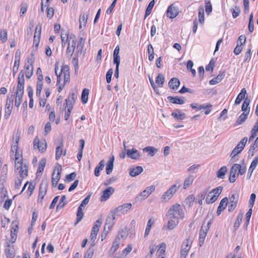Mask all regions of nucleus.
<instances>
[{"mask_svg":"<svg viewBox=\"0 0 258 258\" xmlns=\"http://www.w3.org/2000/svg\"><path fill=\"white\" fill-rule=\"evenodd\" d=\"M184 215L182 207L177 204L172 206L167 213V216L169 217V219H174L177 220L182 219L184 218Z\"/></svg>","mask_w":258,"mask_h":258,"instance_id":"1","label":"nucleus"},{"mask_svg":"<svg viewBox=\"0 0 258 258\" xmlns=\"http://www.w3.org/2000/svg\"><path fill=\"white\" fill-rule=\"evenodd\" d=\"M77 98V94L75 92H72L69 95L68 98L66 99V103L63 104L66 113L71 112L73 107V104Z\"/></svg>","mask_w":258,"mask_h":258,"instance_id":"2","label":"nucleus"},{"mask_svg":"<svg viewBox=\"0 0 258 258\" xmlns=\"http://www.w3.org/2000/svg\"><path fill=\"white\" fill-rule=\"evenodd\" d=\"M180 184H175L172 185L162 195L161 199L162 202H167L174 195V194L178 190L180 187Z\"/></svg>","mask_w":258,"mask_h":258,"instance_id":"3","label":"nucleus"},{"mask_svg":"<svg viewBox=\"0 0 258 258\" xmlns=\"http://www.w3.org/2000/svg\"><path fill=\"white\" fill-rule=\"evenodd\" d=\"M62 167L60 164H58L54 169L51 177L52 185L55 187L60 178V174Z\"/></svg>","mask_w":258,"mask_h":258,"instance_id":"4","label":"nucleus"},{"mask_svg":"<svg viewBox=\"0 0 258 258\" xmlns=\"http://www.w3.org/2000/svg\"><path fill=\"white\" fill-rule=\"evenodd\" d=\"M19 136H16L15 138V143L12 145L11 147V152L14 154L15 153V161L20 160L22 159V151L18 150V144L19 142Z\"/></svg>","mask_w":258,"mask_h":258,"instance_id":"5","label":"nucleus"},{"mask_svg":"<svg viewBox=\"0 0 258 258\" xmlns=\"http://www.w3.org/2000/svg\"><path fill=\"white\" fill-rule=\"evenodd\" d=\"M102 224V220L98 219L94 223L90 235V240L92 241V243L91 244L92 246L95 245V240L97 235L98 232L99 230V227L101 226Z\"/></svg>","mask_w":258,"mask_h":258,"instance_id":"6","label":"nucleus"},{"mask_svg":"<svg viewBox=\"0 0 258 258\" xmlns=\"http://www.w3.org/2000/svg\"><path fill=\"white\" fill-rule=\"evenodd\" d=\"M34 59L32 56L31 57H28L25 62V67L26 70L25 75L28 79H30L32 75L33 72V62Z\"/></svg>","mask_w":258,"mask_h":258,"instance_id":"7","label":"nucleus"},{"mask_svg":"<svg viewBox=\"0 0 258 258\" xmlns=\"http://www.w3.org/2000/svg\"><path fill=\"white\" fill-rule=\"evenodd\" d=\"M132 207V205L131 203H126L118 206L112 211L116 216H118L126 213Z\"/></svg>","mask_w":258,"mask_h":258,"instance_id":"8","label":"nucleus"},{"mask_svg":"<svg viewBox=\"0 0 258 258\" xmlns=\"http://www.w3.org/2000/svg\"><path fill=\"white\" fill-rule=\"evenodd\" d=\"M48 185V181L47 179L43 180L39 187V192L38 195V202H41L44 197L47 193V187Z\"/></svg>","mask_w":258,"mask_h":258,"instance_id":"9","label":"nucleus"},{"mask_svg":"<svg viewBox=\"0 0 258 258\" xmlns=\"http://www.w3.org/2000/svg\"><path fill=\"white\" fill-rule=\"evenodd\" d=\"M190 107L193 109H196V111H201L202 109L205 110V113H210L212 110L211 107L212 105L210 103H207L204 104H199L198 103L191 104Z\"/></svg>","mask_w":258,"mask_h":258,"instance_id":"10","label":"nucleus"},{"mask_svg":"<svg viewBox=\"0 0 258 258\" xmlns=\"http://www.w3.org/2000/svg\"><path fill=\"white\" fill-rule=\"evenodd\" d=\"M34 148L38 149L41 152H44L47 148V143L45 140H40L38 137L34 140Z\"/></svg>","mask_w":258,"mask_h":258,"instance_id":"11","label":"nucleus"},{"mask_svg":"<svg viewBox=\"0 0 258 258\" xmlns=\"http://www.w3.org/2000/svg\"><path fill=\"white\" fill-rule=\"evenodd\" d=\"M24 73L21 71L18 76L17 90L18 91V94H21L22 91H24Z\"/></svg>","mask_w":258,"mask_h":258,"instance_id":"12","label":"nucleus"},{"mask_svg":"<svg viewBox=\"0 0 258 258\" xmlns=\"http://www.w3.org/2000/svg\"><path fill=\"white\" fill-rule=\"evenodd\" d=\"M178 9L174 4L171 5L167 9V16L171 19L175 18L178 14Z\"/></svg>","mask_w":258,"mask_h":258,"instance_id":"13","label":"nucleus"},{"mask_svg":"<svg viewBox=\"0 0 258 258\" xmlns=\"http://www.w3.org/2000/svg\"><path fill=\"white\" fill-rule=\"evenodd\" d=\"M126 155L134 160H138L141 157V154L135 148L126 150Z\"/></svg>","mask_w":258,"mask_h":258,"instance_id":"14","label":"nucleus"},{"mask_svg":"<svg viewBox=\"0 0 258 258\" xmlns=\"http://www.w3.org/2000/svg\"><path fill=\"white\" fill-rule=\"evenodd\" d=\"M116 215L111 211L110 214L108 216L106 219L105 226H107L108 230L113 226L114 224V220Z\"/></svg>","mask_w":258,"mask_h":258,"instance_id":"15","label":"nucleus"},{"mask_svg":"<svg viewBox=\"0 0 258 258\" xmlns=\"http://www.w3.org/2000/svg\"><path fill=\"white\" fill-rule=\"evenodd\" d=\"M41 26L38 24L36 26L34 36L33 44L37 47L39 43L41 36Z\"/></svg>","mask_w":258,"mask_h":258,"instance_id":"16","label":"nucleus"},{"mask_svg":"<svg viewBox=\"0 0 258 258\" xmlns=\"http://www.w3.org/2000/svg\"><path fill=\"white\" fill-rule=\"evenodd\" d=\"M114 192V189L112 187H108L103 191V194L101 196L100 201L101 202L106 201Z\"/></svg>","mask_w":258,"mask_h":258,"instance_id":"17","label":"nucleus"},{"mask_svg":"<svg viewBox=\"0 0 258 258\" xmlns=\"http://www.w3.org/2000/svg\"><path fill=\"white\" fill-rule=\"evenodd\" d=\"M20 51L18 50H17L15 56V61H14V65L13 68V74L14 76L16 75L17 73L19 66H20Z\"/></svg>","mask_w":258,"mask_h":258,"instance_id":"18","label":"nucleus"},{"mask_svg":"<svg viewBox=\"0 0 258 258\" xmlns=\"http://www.w3.org/2000/svg\"><path fill=\"white\" fill-rule=\"evenodd\" d=\"M236 167L237 166L234 164L230 169L229 180L231 183L234 182L236 178L238 176V173H237Z\"/></svg>","mask_w":258,"mask_h":258,"instance_id":"19","label":"nucleus"},{"mask_svg":"<svg viewBox=\"0 0 258 258\" xmlns=\"http://www.w3.org/2000/svg\"><path fill=\"white\" fill-rule=\"evenodd\" d=\"M5 254L7 258H14L15 252L14 246L12 244H8L5 249Z\"/></svg>","mask_w":258,"mask_h":258,"instance_id":"20","label":"nucleus"},{"mask_svg":"<svg viewBox=\"0 0 258 258\" xmlns=\"http://www.w3.org/2000/svg\"><path fill=\"white\" fill-rule=\"evenodd\" d=\"M208 231V228L206 229L204 228V224H202L201 228L200 230V236H199V243L200 246H202L204 244L205 237L207 235V233Z\"/></svg>","mask_w":258,"mask_h":258,"instance_id":"21","label":"nucleus"},{"mask_svg":"<svg viewBox=\"0 0 258 258\" xmlns=\"http://www.w3.org/2000/svg\"><path fill=\"white\" fill-rule=\"evenodd\" d=\"M228 199L227 197H225L222 199L217 211V214L218 216L220 215L222 211H223L226 208L228 204Z\"/></svg>","mask_w":258,"mask_h":258,"instance_id":"22","label":"nucleus"},{"mask_svg":"<svg viewBox=\"0 0 258 258\" xmlns=\"http://www.w3.org/2000/svg\"><path fill=\"white\" fill-rule=\"evenodd\" d=\"M85 42V39L81 37L78 42V44L76 48V52L75 55H77V57H79V55H81L83 53V48Z\"/></svg>","mask_w":258,"mask_h":258,"instance_id":"23","label":"nucleus"},{"mask_svg":"<svg viewBox=\"0 0 258 258\" xmlns=\"http://www.w3.org/2000/svg\"><path fill=\"white\" fill-rule=\"evenodd\" d=\"M46 159L43 158L39 162L38 168L36 172L37 177H40L42 175L44 168L46 164Z\"/></svg>","mask_w":258,"mask_h":258,"instance_id":"24","label":"nucleus"},{"mask_svg":"<svg viewBox=\"0 0 258 258\" xmlns=\"http://www.w3.org/2000/svg\"><path fill=\"white\" fill-rule=\"evenodd\" d=\"M37 76L36 96H39L43 88L42 80H43V77L42 75H37Z\"/></svg>","mask_w":258,"mask_h":258,"instance_id":"25","label":"nucleus"},{"mask_svg":"<svg viewBox=\"0 0 258 258\" xmlns=\"http://www.w3.org/2000/svg\"><path fill=\"white\" fill-rule=\"evenodd\" d=\"M168 85L171 89L177 90L180 85V81L177 78H173L169 81Z\"/></svg>","mask_w":258,"mask_h":258,"instance_id":"26","label":"nucleus"},{"mask_svg":"<svg viewBox=\"0 0 258 258\" xmlns=\"http://www.w3.org/2000/svg\"><path fill=\"white\" fill-rule=\"evenodd\" d=\"M66 36H67V40H68V46H71L73 47H76V37L74 35L71 34L69 36L67 32L65 33Z\"/></svg>","mask_w":258,"mask_h":258,"instance_id":"27","label":"nucleus"},{"mask_svg":"<svg viewBox=\"0 0 258 258\" xmlns=\"http://www.w3.org/2000/svg\"><path fill=\"white\" fill-rule=\"evenodd\" d=\"M143 171V168L142 166H137L135 168L131 169L130 170V175L132 177H136L139 175Z\"/></svg>","mask_w":258,"mask_h":258,"instance_id":"28","label":"nucleus"},{"mask_svg":"<svg viewBox=\"0 0 258 258\" xmlns=\"http://www.w3.org/2000/svg\"><path fill=\"white\" fill-rule=\"evenodd\" d=\"M114 160V156H112L108 161L106 166V172L107 174H110L113 168V162Z\"/></svg>","mask_w":258,"mask_h":258,"instance_id":"29","label":"nucleus"},{"mask_svg":"<svg viewBox=\"0 0 258 258\" xmlns=\"http://www.w3.org/2000/svg\"><path fill=\"white\" fill-rule=\"evenodd\" d=\"M225 75L224 72H220L218 75L215 78L211 80L209 82L210 85L216 84L222 81L225 77Z\"/></svg>","mask_w":258,"mask_h":258,"instance_id":"30","label":"nucleus"},{"mask_svg":"<svg viewBox=\"0 0 258 258\" xmlns=\"http://www.w3.org/2000/svg\"><path fill=\"white\" fill-rule=\"evenodd\" d=\"M167 99L170 102L174 104H183L184 103L183 97L168 96Z\"/></svg>","mask_w":258,"mask_h":258,"instance_id":"31","label":"nucleus"},{"mask_svg":"<svg viewBox=\"0 0 258 258\" xmlns=\"http://www.w3.org/2000/svg\"><path fill=\"white\" fill-rule=\"evenodd\" d=\"M46 12L47 16L48 17V0H41V10L39 14Z\"/></svg>","mask_w":258,"mask_h":258,"instance_id":"32","label":"nucleus"},{"mask_svg":"<svg viewBox=\"0 0 258 258\" xmlns=\"http://www.w3.org/2000/svg\"><path fill=\"white\" fill-rule=\"evenodd\" d=\"M88 15L85 13H83L81 14L80 16L79 19V29H81L82 28V26H83L85 27L86 25V23L87 22V19H88Z\"/></svg>","mask_w":258,"mask_h":258,"instance_id":"33","label":"nucleus"},{"mask_svg":"<svg viewBox=\"0 0 258 258\" xmlns=\"http://www.w3.org/2000/svg\"><path fill=\"white\" fill-rule=\"evenodd\" d=\"M258 116V114H256ZM258 132V119L256 120L255 123L253 126L251 131V136L249 138L248 141L249 142L252 141L254 137H255L256 133Z\"/></svg>","mask_w":258,"mask_h":258,"instance_id":"34","label":"nucleus"},{"mask_svg":"<svg viewBox=\"0 0 258 258\" xmlns=\"http://www.w3.org/2000/svg\"><path fill=\"white\" fill-rule=\"evenodd\" d=\"M246 94V90L245 88H243L241 90L240 93L238 95L235 101V104L237 105L240 104L242 100L244 99L245 98V96Z\"/></svg>","mask_w":258,"mask_h":258,"instance_id":"35","label":"nucleus"},{"mask_svg":"<svg viewBox=\"0 0 258 258\" xmlns=\"http://www.w3.org/2000/svg\"><path fill=\"white\" fill-rule=\"evenodd\" d=\"M242 164H235V165H236L238 167H236L237 170L238 171V174L243 175L245 173L246 171V164L244 163V160H243L242 161Z\"/></svg>","mask_w":258,"mask_h":258,"instance_id":"36","label":"nucleus"},{"mask_svg":"<svg viewBox=\"0 0 258 258\" xmlns=\"http://www.w3.org/2000/svg\"><path fill=\"white\" fill-rule=\"evenodd\" d=\"M104 165V160H101L99 163V166H97L95 169L94 174L95 176L98 177L100 175V172L103 170Z\"/></svg>","mask_w":258,"mask_h":258,"instance_id":"37","label":"nucleus"},{"mask_svg":"<svg viewBox=\"0 0 258 258\" xmlns=\"http://www.w3.org/2000/svg\"><path fill=\"white\" fill-rule=\"evenodd\" d=\"M84 217V213L83 212L82 208L79 207L78 208L77 213V219L75 223V225L76 226L79 222H80Z\"/></svg>","mask_w":258,"mask_h":258,"instance_id":"38","label":"nucleus"},{"mask_svg":"<svg viewBox=\"0 0 258 258\" xmlns=\"http://www.w3.org/2000/svg\"><path fill=\"white\" fill-rule=\"evenodd\" d=\"M227 171V168L226 166H222L217 172V176L219 178L223 179Z\"/></svg>","mask_w":258,"mask_h":258,"instance_id":"39","label":"nucleus"},{"mask_svg":"<svg viewBox=\"0 0 258 258\" xmlns=\"http://www.w3.org/2000/svg\"><path fill=\"white\" fill-rule=\"evenodd\" d=\"M248 114H241L236 120L234 126L243 124L247 118Z\"/></svg>","mask_w":258,"mask_h":258,"instance_id":"40","label":"nucleus"},{"mask_svg":"<svg viewBox=\"0 0 258 258\" xmlns=\"http://www.w3.org/2000/svg\"><path fill=\"white\" fill-rule=\"evenodd\" d=\"M62 148L63 143L62 142H61L60 145L57 146L55 150V159L57 160L59 159L62 154Z\"/></svg>","mask_w":258,"mask_h":258,"instance_id":"41","label":"nucleus"},{"mask_svg":"<svg viewBox=\"0 0 258 258\" xmlns=\"http://www.w3.org/2000/svg\"><path fill=\"white\" fill-rule=\"evenodd\" d=\"M179 220L174 219H169L167 223V228L169 230L173 229L178 224Z\"/></svg>","mask_w":258,"mask_h":258,"instance_id":"42","label":"nucleus"},{"mask_svg":"<svg viewBox=\"0 0 258 258\" xmlns=\"http://www.w3.org/2000/svg\"><path fill=\"white\" fill-rule=\"evenodd\" d=\"M89 93V89L85 88L83 90L81 96V99L82 102L83 104H85L87 102L88 100Z\"/></svg>","mask_w":258,"mask_h":258,"instance_id":"43","label":"nucleus"},{"mask_svg":"<svg viewBox=\"0 0 258 258\" xmlns=\"http://www.w3.org/2000/svg\"><path fill=\"white\" fill-rule=\"evenodd\" d=\"M194 177L193 175H190L186 178L184 181L183 188L186 189L188 188L193 182Z\"/></svg>","mask_w":258,"mask_h":258,"instance_id":"44","label":"nucleus"},{"mask_svg":"<svg viewBox=\"0 0 258 258\" xmlns=\"http://www.w3.org/2000/svg\"><path fill=\"white\" fill-rule=\"evenodd\" d=\"M155 5V0L151 1L147 6L145 15L144 19H146L151 13L152 10Z\"/></svg>","mask_w":258,"mask_h":258,"instance_id":"45","label":"nucleus"},{"mask_svg":"<svg viewBox=\"0 0 258 258\" xmlns=\"http://www.w3.org/2000/svg\"><path fill=\"white\" fill-rule=\"evenodd\" d=\"M143 151L147 152L149 155L153 156L157 153V149L153 147L148 146L143 149Z\"/></svg>","mask_w":258,"mask_h":258,"instance_id":"46","label":"nucleus"},{"mask_svg":"<svg viewBox=\"0 0 258 258\" xmlns=\"http://www.w3.org/2000/svg\"><path fill=\"white\" fill-rule=\"evenodd\" d=\"M216 196H217L213 195V194H210V192L206 199L207 204H209L215 202L218 199Z\"/></svg>","mask_w":258,"mask_h":258,"instance_id":"47","label":"nucleus"},{"mask_svg":"<svg viewBox=\"0 0 258 258\" xmlns=\"http://www.w3.org/2000/svg\"><path fill=\"white\" fill-rule=\"evenodd\" d=\"M23 93L24 91H22L21 94H18V91L17 90L16 99L15 102V105L16 107H18L21 103Z\"/></svg>","mask_w":258,"mask_h":258,"instance_id":"48","label":"nucleus"},{"mask_svg":"<svg viewBox=\"0 0 258 258\" xmlns=\"http://www.w3.org/2000/svg\"><path fill=\"white\" fill-rule=\"evenodd\" d=\"M247 139L246 137L243 138L241 140V141L237 145L235 148L238 150H239V151H242L247 142Z\"/></svg>","mask_w":258,"mask_h":258,"instance_id":"49","label":"nucleus"},{"mask_svg":"<svg viewBox=\"0 0 258 258\" xmlns=\"http://www.w3.org/2000/svg\"><path fill=\"white\" fill-rule=\"evenodd\" d=\"M148 52L149 54L148 59L150 61H152L154 58V52L153 46L151 44L148 46Z\"/></svg>","mask_w":258,"mask_h":258,"instance_id":"50","label":"nucleus"},{"mask_svg":"<svg viewBox=\"0 0 258 258\" xmlns=\"http://www.w3.org/2000/svg\"><path fill=\"white\" fill-rule=\"evenodd\" d=\"M243 218V214L242 213H239L235 221V223L234 224V230H236L239 226L240 222H241Z\"/></svg>","mask_w":258,"mask_h":258,"instance_id":"51","label":"nucleus"},{"mask_svg":"<svg viewBox=\"0 0 258 258\" xmlns=\"http://www.w3.org/2000/svg\"><path fill=\"white\" fill-rule=\"evenodd\" d=\"M28 166L24 164L23 167L19 170L20 177L24 178L28 175Z\"/></svg>","mask_w":258,"mask_h":258,"instance_id":"52","label":"nucleus"},{"mask_svg":"<svg viewBox=\"0 0 258 258\" xmlns=\"http://www.w3.org/2000/svg\"><path fill=\"white\" fill-rule=\"evenodd\" d=\"M249 103H250L249 99H248L247 98H245L244 101V102L242 104V107H241L242 111H243L244 112H246V111H248V113L249 112V111H250L249 108L248 107L249 106Z\"/></svg>","mask_w":258,"mask_h":258,"instance_id":"53","label":"nucleus"},{"mask_svg":"<svg viewBox=\"0 0 258 258\" xmlns=\"http://www.w3.org/2000/svg\"><path fill=\"white\" fill-rule=\"evenodd\" d=\"M164 77L162 75L159 74L156 79V83L160 87H162L164 82Z\"/></svg>","mask_w":258,"mask_h":258,"instance_id":"54","label":"nucleus"},{"mask_svg":"<svg viewBox=\"0 0 258 258\" xmlns=\"http://www.w3.org/2000/svg\"><path fill=\"white\" fill-rule=\"evenodd\" d=\"M119 241L120 239L118 237L115 238L113 243V245L111 247V251L114 252L118 248L120 243Z\"/></svg>","mask_w":258,"mask_h":258,"instance_id":"55","label":"nucleus"},{"mask_svg":"<svg viewBox=\"0 0 258 258\" xmlns=\"http://www.w3.org/2000/svg\"><path fill=\"white\" fill-rule=\"evenodd\" d=\"M153 224V222L152 221L151 219H150L148 221L147 225L146 228L145 232V234H144L145 237H147L149 235L150 230H151V227Z\"/></svg>","mask_w":258,"mask_h":258,"instance_id":"56","label":"nucleus"},{"mask_svg":"<svg viewBox=\"0 0 258 258\" xmlns=\"http://www.w3.org/2000/svg\"><path fill=\"white\" fill-rule=\"evenodd\" d=\"M222 189L223 187L222 186H218L211 191L210 194H213V195L217 196L216 197L218 198L221 193Z\"/></svg>","mask_w":258,"mask_h":258,"instance_id":"57","label":"nucleus"},{"mask_svg":"<svg viewBox=\"0 0 258 258\" xmlns=\"http://www.w3.org/2000/svg\"><path fill=\"white\" fill-rule=\"evenodd\" d=\"M34 26V22L33 20H31L29 21V26L27 28V34L31 36L33 32V28Z\"/></svg>","mask_w":258,"mask_h":258,"instance_id":"58","label":"nucleus"},{"mask_svg":"<svg viewBox=\"0 0 258 258\" xmlns=\"http://www.w3.org/2000/svg\"><path fill=\"white\" fill-rule=\"evenodd\" d=\"M231 11L232 14L233 18H236L239 16L240 13V9L238 7L235 6V8H232L231 9Z\"/></svg>","mask_w":258,"mask_h":258,"instance_id":"59","label":"nucleus"},{"mask_svg":"<svg viewBox=\"0 0 258 258\" xmlns=\"http://www.w3.org/2000/svg\"><path fill=\"white\" fill-rule=\"evenodd\" d=\"M149 195H150L148 194L145 189L142 192H141V194L138 196H137L136 198V200L137 201L139 200L140 197H142V198L141 199V200H145L146 198L148 197Z\"/></svg>","mask_w":258,"mask_h":258,"instance_id":"60","label":"nucleus"},{"mask_svg":"<svg viewBox=\"0 0 258 258\" xmlns=\"http://www.w3.org/2000/svg\"><path fill=\"white\" fill-rule=\"evenodd\" d=\"M205 11L207 14H209L212 11V5L209 1H206L205 2Z\"/></svg>","mask_w":258,"mask_h":258,"instance_id":"61","label":"nucleus"},{"mask_svg":"<svg viewBox=\"0 0 258 258\" xmlns=\"http://www.w3.org/2000/svg\"><path fill=\"white\" fill-rule=\"evenodd\" d=\"M199 21L201 23L204 21V11L202 8L199 10Z\"/></svg>","mask_w":258,"mask_h":258,"instance_id":"62","label":"nucleus"},{"mask_svg":"<svg viewBox=\"0 0 258 258\" xmlns=\"http://www.w3.org/2000/svg\"><path fill=\"white\" fill-rule=\"evenodd\" d=\"M93 246H92L91 245V246L88 249L85 256L86 257H87L88 258H92L93 255V254H94V248L93 247Z\"/></svg>","mask_w":258,"mask_h":258,"instance_id":"63","label":"nucleus"},{"mask_svg":"<svg viewBox=\"0 0 258 258\" xmlns=\"http://www.w3.org/2000/svg\"><path fill=\"white\" fill-rule=\"evenodd\" d=\"M258 164V156L254 157L252 160L249 169L254 170Z\"/></svg>","mask_w":258,"mask_h":258,"instance_id":"64","label":"nucleus"}]
</instances>
